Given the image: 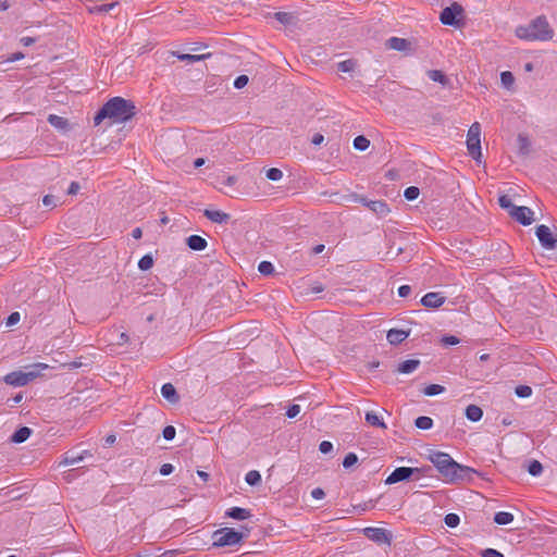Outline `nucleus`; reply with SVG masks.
<instances>
[{
	"label": "nucleus",
	"mask_w": 557,
	"mask_h": 557,
	"mask_svg": "<svg viewBox=\"0 0 557 557\" xmlns=\"http://www.w3.org/2000/svg\"><path fill=\"white\" fill-rule=\"evenodd\" d=\"M135 115V106L132 101L122 97L110 99L95 116V124L109 119L112 123H124Z\"/></svg>",
	"instance_id": "1"
},
{
	"label": "nucleus",
	"mask_w": 557,
	"mask_h": 557,
	"mask_svg": "<svg viewBox=\"0 0 557 557\" xmlns=\"http://www.w3.org/2000/svg\"><path fill=\"white\" fill-rule=\"evenodd\" d=\"M197 474L205 481L207 482L209 480V474L205 471H201V470H198L197 471Z\"/></svg>",
	"instance_id": "64"
},
{
	"label": "nucleus",
	"mask_w": 557,
	"mask_h": 557,
	"mask_svg": "<svg viewBox=\"0 0 557 557\" xmlns=\"http://www.w3.org/2000/svg\"><path fill=\"white\" fill-rule=\"evenodd\" d=\"M275 15H276L277 20H278V21H281V22H286V21H287V17H288V14H287V13H281V12H278V13H276Z\"/></svg>",
	"instance_id": "63"
},
{
	"label": "nucleus",
	"mask_w": 557,
	"mask_h": 557,
	"mask_svg": "<svg viewBox=\"0 0 557 557\" xmlns=\"http://www.w3.org/2000/svg\"><path fill=\"white\" fill-rule=\"evenodd\" d=\"M248 83V77L246 75H240L234 81V86L237 89L245 87Z\"/></svg>",
	"instance_id": "47"
},
{
	"label": "nucleus",
	"mask_w": 557,
	"mask_h": 557,
	"mask_svg": "<svg viewBox=\"0 0 557 557\" xmlns=\"http://www.w3.org/2000/svg\"><path fill=\"white\" fill-rule=\"evenodd\" d=\"M536 236L543 247L554 249L557 244L556 237L553 235L550 228L544 224L536 227Z\"/></svg>",
	"instance_id": "9"
},
{
	"label": "nucleus",
	"mask_w": 557,
	"mask_h": 557,
	"mask_svg": "<svg viewBox=\"0 0 557 557\" xmlns=\"http://www.w3.org/2000/svg\"><path fill=\"white\" fill-rule=\"evenodd\" d=\"M323 140H324L323 135L314 134L311 141L313 145L318 146V145H321L323 143Z\"/></svg>",
	"instance_id": "59"
},
{
	"label": "nucleus",
	"mask_w": 557,
	"mask_h": 557,
	"mask_svg": "<svg viewBox=\"0 0 557 557\" xmlns=\"http://www.w3.org/2000/svg\"><path fill=\"white\" fill-rule=\"evenodd\" d=\"M409 335L410 331L391 329L386 334V339L391 345H398L408 338Z\"/></svg>",
	"instance_id": "13"
},
{
	"label": "nucleus",
	"mask_w": 557,
	"mask_h": 557,
	"mask_svg": "<svg viewBox=\"0 0 557 557\" xmlns=\"http://www.w3.org/2000/svg\"><path fill=\"white\" fill-rule=\"evenodd\" d=\"M518 144H519V150L522 153L529 152L531 144H530L529 138L525 135L520 134L518 136Z\"/></svg>",
	"instance_id": "34"
},
{
	"label": "nucleus",
	"mask_w": 557,
	"mask_h": 557,
	"mask_svg": "<svg viewBox=\"0 0 557 557\" xmlns=\"http://www.w3.org/2000/svg\"><path fill=\"white\" fill-rule=\"evenodd\" d=\"M411 293V287L409 285H401L398 288V295L399 297H408Z\"/></svg>",
	"instance_id": "49"
},
{
	"label": "nucleus",
	"mask_w": 557,
	"mask_h": 557,
	"mask_svg": "<svg viewBox=\"0 0 557 557\" xmlns=\"http://www.w3.org/2000/svg\"><path fill=\"white\" fill-rule=\"evenodd\" d=\"M258 271L263 275H270L274 272V267L270 261H261Z\"/></svg>",
	"instance_id": "35"
},
{
	"label": "nucleus",
	"mask_w": 557,
	"mask_h": 557,
	"mask_svg": "<svg viewBox=\"0 0 557 557\" xmlns=\"http://www.w3.org/2000/svg\"><path fill=\"white\" fill-rule=\"evenodd\" d=\"M445 391V387L440 384H430L424 388V395L426 396H435L442 394Z\"/></svg>",
	"instance_id": "31"
},
{
	"label": "nucleus",
	"mask_w": 557,
	"mask_h": 557,
	"mask_svg": "<svg viewBox=\"0 0 557 557\" xmlns=\"http://www.w3.org/2000/svg\"><path fill=\"white\" fill-rule=\"evenodd\" d=\"M386 46H387V48L396 50V51H404L408 47V41L404 38L391 37L386 41Z\"/></svg>",
	"instance_id": "21"
},
{
	"label": "nucleus",
	"mask_w": 557,
	"mask_h": 557,
	"mask_svg": "<svg viewBox=\"0 0 557 557\" xmlns=\"http://www.w3.org/2000/svg\"><path fill=\"white\" fill-rule=\"evenodd\" d=\"M81 189V186L77 182H72L69 189H67V194L69 195H76Z\"/></svg>",
	"instance_id": "55"
},
{
	"label": "nucleus",
	"mask_w": 557,
	"mask_h": 557,
	"mask_svg": "<svg viewBox=\"0 0 557 557\" xmlns=\"http://www.w3.org/2000/svg\"><path fill=\"white\" fill-rule=\"evenodd\" d=\"M32 434V430L27 426L20 428L13 435L12 442L14 443H23L25 442Z\"/></svg>",
	"instance_id": "23"
},
{
	"label": "nucleus",
	"mask_w": 557,
	"mask_h": 557,
	"mask_svg": "<svg viewBox=\"0 0 557 557\" xmlns=\"http://www.w3.org/2000/svg\"><path fill=\"white\" fill-rule=\"evenodd\" d=\"M311 496L314 498V499H322L324 496H325V493L322 488L320 487H317V488H313L312 492H311Z\"/></svg>",
	"instance_id": "54"
},
{
	"label": "nucleus",
	"mask_w": 557,
	"mask_h": 557,
	"mask_svg": "<svg viewBox=\"0 0 557 557\" xmlns=\"http://www.w3.org/2000/svg\"><path fill=\"white\" fill-rule=\"evenodd\" d=\"M366 421L373 426L386 429V424L382 421V419L375 412H367Z\"/></svg>",
	"instance_id": "25"
},
{
	"label": "nucleus",
	"mask_w": 557,
	"mask_h": 557,
	"mask_svg": "<svg viewBox=\"0 0 557 557\" xmlns=\"http://www.w3.org/2000/svg\"><path fill=\"white\" fill-rule=\"evenodd\" d=\"M543 471L542 463L537 460H533L529 466V473L533 476L540 475Z\"/></svg>",
	"instance_id": "39"
},
{
	"label": "nucleus",
	"mask_w": 557,
	"mask_h": 557,
	"mask_svg": "<svg viewBox=\"0 0 557 557\" xmlns=\"http://www.w3.org/2000/svg\"><path fill=\"white\" fill-rule=\"evenodd\" d=\"M498 203L503 209L507 210L509 214L511 211H513V209L518 207L511 202V199L507 195L500 196L498 199Z\"/></svg>",
	"instance_id": "29"
},
{
	"label": "nucleus",
	"mask_w": 557,
	"mask_h": 557,
	"mask_svg": "<svg viewBox=\"0 0 557 557\" xmlns=\"http://www.w3.org/2000/svg\"><path fill=\"white\" fill-rule=\"evenodd\" d=\"M442 342L445 345H457L459 343V339L456 336H445L442 338Z\"/></svg>",
	"instance_id": "56"
},
{
	"label": "nucleus",
	"mask_w": 557,
	"mask_h": 557,
	"mask_svg": "<svg viewBox=\"0 0 557 557\" xmlns=\"http://www.w3.org/2000/svg\"><path fill=\"white\" fill-rule=\"evenodd\" d=\"M414 424L420 430H430L433 426V420L430 417H419L416 419Z\"/></svg>",
	"instance_id": "26"
},
{
	"label": "nucleus",
	"mask_w": 557,
	"mask_h": 557,
	"mask_svg": "<svg viewBox=\"0 0 557 557\" xmlns=\"http://www.w3.org/2000/svg\"><path fill=\"white\" fill-rule=\"evenodd\" d=\"M243 539L244 534L232 528H221L212 534L213 546L216 547L234 546L239 544Z\"/></svg>",
	"instance_id": "6"
},
{
	"label": "nucleus",
	"mask_w": 557,
	"mask_h": 557,
	"mask_svg": "<svg viewBox=\"0 0 557 557\" xmlns=\"http://www.w3.org/2000/svg\"><path fill=\"white\" fill-rule=\"evenodd\" d=\"M481 556L482 557H504V555L500 552H498L494 548H486V549L482 550Z\"/></svg>",
	"instance_id": "45"
},
{
	"label": "nucleus",
	"mask_w": 557,
	"mask_h": 557,
	"mask_svg": "<svg viewBox=\"0 0 557 557\" xmlns=\"http://www.w3.org/2000/svg\"><path fill=\"white\" fill-rule=\"evenodd\" d=\"M48 122L50 123L51 126H53L54 128H57L59 131H64L69 126V122L66 119L55 115V114H50L48 116Z\"/></svg>",
	"instance_id": "22"
},
{
	"label": "nucleus",
	"mask_w": 557,
	"mask_h": 557,
	"mask_svg": "<svg viewBox=\"0 0 557 557\" xmlns=\"http://www.w3.org/2000/svg\"><path fill=\"white\" fill-rule=\"evenodd\" d=\"M419 364H420V361L414 360V359H409V360L403 361L401 363L398 364L397 372H399L401 374L412 373L413 371H416L418 369Z\"/></svg>",
	"instance_id": "19"
},
{
	"label": "nucleus",
	"mask_w": 557,
	"mask_h": 557,
	"mask_svg": "<svg viewBox=\"0 0 557 557\" xmlns=\"http://www.w3.org/2000/svg\"><path fill=\"white\" fill-rule=\"evenodd\" d=\"M162 434H163L164 440L172 441L176 434L175 428L172 425H168L163 429Z\"/></svg>",
	"instance_id": "44"
},
{
	"label": "nucleus",
	"mask_w": 557,
	"mask_h": 557,
	"mask_svg": "<svg viewBox=\"0 0 557 557\" xmlns=\"http://www.w3.org/2000/svg\"><path fill=\"white\" fill-rule=\"evenodd\" d=\"M205 215L213 223H219V224H223V223H227L228 220H230V214L228 213H225L221 210H205Z\"/></svg>",
	"instance_id": "14"
},
{
	"label": "nucleus",
	"mask_w": 557,
	"mask_h": 557,
	"mask_svg": "<svg viewBox=\"0 0 557 557\" xmlns=\"http://www.w3.org/2000/svg\"><path fill=\"white\" fill-rule=\"evenodd\" d=\"M364 534L376 543H389L391 541L389 534L381 528H367L364 529Z\"/></svg>",
	"instance_id": "11"
},
{
	"label": "nucleus",
	"mask_w": 557,
	"mask_h": 557,
	"mask_svg": "<svg viewBox=\"0 0 557 557\" xmlns=\"http://www.w3.org/2000/svg\"><path fill=\"white\" fill-rule=\"evenodd\" d=\"M20 318H21V317H20V313H18V312H12V313L9 315L8 320H7V324H8V325H14V324H16V323L20 321Z\"/></svg>",
	"instance_id": "53"
},
{
	"label": "nucleus",
	"mask_w": 557,
	"mask_h": 557,
	"mask_svg": "<svg viewBox=\"0 0 557 557\" xmlns=\"http://www.w3.org/2000/svg\"><path fill=\"white\" fill-rule=\"evenodd\" d=\"M494 521L499 525L509 524L513 521V515L507 511H498L494 516Z\"/></svg>",
	"instance_id": "24"
},
{
	"label": "nucleus",
	"mask_w": 557,
	"mask_h": 557,
	"mask_svg": "<svg viewBox=\"0 0 557 557\" xmlns=\"http://www.w3.org/2000/svg\"><path fill=\"white\" fill-rule=\"evenodd\" d=\"M467 149L469 154L476 161L481 162V125L479 122H474L468 129L467 133Z\"/></svg>",
	"instance_id": "7"
},
{
	"label": "nucleus",
	"mask_w": 557,
	"mask_h": 557,
	"mask_svg": "<svg viewBox=\"0 0 557 557\" xmlns=\"http://www.w3.org/2000/svg\"><path fill=\"white\" fill-rule=\"evenodd\" d=\"M132 236H133V238H135V239H139V238H141V236H143V231H141V228H140V227H136V228H134V230L132 231Z\"/></svg>",
	"instance_id": "61"
},
{
	"label": "nucleus",
	"mask_w": 557,
	"mask_h": 557,
	"mask_svg": "<svg viewBox=\"0 0 557 557\" xmlns=\"http://www.w3.org/2000/svg\"><path fill=\"white\" fill-rule=\"evenodd\" d=\"M225 515L235 520H246L251 517L248 509L240 507H232L225 512Z\"/></svg>",
	"instance_id": "17"
},
{
	"label": "nucleus",
	"mask_w": 557,
	"mask_h": 557,
	"mask_svg": "<svg viewBox=\"0 0 557 557\" xmlns=\"http://www.w3.org/2000/svg\"><path fill=\"white\" fill-rule=\"evenodd\" d=\"M462 13H463L462 7L455 2L451 5L443 9V11L440 14V21L444 25L459 26V20L462 16Z\"/></svg>",
	"instance_id": "8"
},
{
	"label": "nucleus",
	"mask_w": 557,
	"mask_h": 557,
	"mask_svg": "<svg viewBox=\"0 0 557 557\" xmlns=\"http://www.w3.org/2000/svg\"><path fill=\"white\" fill-rule=\"evenodd\" d=\"M187 245L191 250L201 251L207 247V240L199 235H190L187 238Z\"/></svg>",
	"instance_id": "18"
},
{
	"label": "nucleus",
	"mask_w": 557,
	"mask_h": 557,
	"mask_svg": "<svg viewBox=\"0 0 557 557\" xmlns=\"http://www.w3.org/2000/svg\"><path fill=\"white\" fill-rule=\"evenodd\" d=\"M299 412H300V406L299 405H292L287 409L286 416L292 419V418L297 417Z\"/></svg>",
	"instance_id": "48"
},
{
	"label": "nucleus",
	"mask_w": 557,
	"mask_h": 557,
	"mask_svg": "<svg viewBox=\"0 0 557 557\" xmlns=\"http://www.w3.org/2000/svg\"><path fill=\"white\" fill-rule=\"evenodd\" d=\"M115 5V3H111V4H102V5H99L95 9L96 12H103V13H107L109 12L111 9H113Z\"/></svg>",
	"instance_id": "57"
},
{
	"label": "nucleus",
	"mask_w": 557,
	"mask_h": 557,
	"mask_svg": "<svg viewBox=\"0 0 557 557\" xmlns=\"http://www.w3.org/2000/svg\"><path fill=\"white\" fill-rule=\"evenodd\" d=\"M128 341V336L126 333L122 332L120 334V338H119V342L117 344L122 345V344H125L126 342Z\"/></svg>",
	"instance_id": "62"
},
{
	"label": "nucleus",
	"mask_w": 557,
	"mask_h": 557,
	"mask_svg": "<svg viewBox=\"0 0 557 557\" xmlns=\"http://www.w3.org/2000/svg\"><path fill=\"white\" fill-rule=\"evenodd\" d=\"M153 265V259L150 255H145L138 261V268L143 271L151 269Z\"/></svg>",
	"instance_id": "32"
},
{
	"label": "nucleus",
	"mask_w": 557,
	"mask_h": 557,
	"mask_svg": "<svg viewBox=\"0 0 557 557\" xmlns=\"http://www.w3.org/2000/svg\"><path fill=\"white\" fill-rule=\"evenodd\" d=\"M429 77L433 82H438L441 84H444L446 82L445 75L441 71H437V70L430 71Z\"/></svg>",
	"instance_id": "41"
},
{
	"label": "nucleus",
	"mask_w": 557,
	"mask_h": 557,
	"mask_svg": "<svg viewBox=\"0 0 557 557\" xmlns=\"http://www.w3.org/2000/svg\"><path fill=\"white\" fill-rule=\"evenodd\" d=\"M500 81L505 87L509 88L512 86L515 78H513V75L511 72L505 71V72H502V74H500Z\"/></svg>",
	"instance_id": "36"
},
{
	"label": "nucleus",
	"mask_w": 557,
	"mask_h": 557,
	"mask_svg": "<svg viewBox=\"0 0 557 557\" xmlns=\"http://www.w3.org/2000/svg\"><path fill=\"white\" fill-rule=\"evenodd\" d=\"M445 302V297L441 293L431 292L425 294L421 304L426 308H438Z\"/></svg>",
	"instance_id": "12"
},
{
	"label": "nucleus",
	"mask_w": 557,
	"mask_h": 557,
	"mask_svg": "<svg viewBox=\"0 0 557 557\" xmlns=\"http://www.w3.org/2000/svg\"><path fill=\"white\" fill-rule=\"evenodd\" d=\"M516 394L521 397V398H525V397H529L531 396L532 394V388L530 386H527V385H520L516 388Z\"/></svg>",
	"instance_id": "43"
},
{
	"label": "nucleus",
	"mask_w": 557,
	"mask_h": 557,
	"mask_svg": "<svg viewBox=\"0 0 557 557\" xmlns=\"http://www.w3.org/2000/svg\"><path fill=\"white\" fill-rule=\"evenodd\" d=\"M206 57H207V54H188V53L177 54V59H180L181 61L189 62V63L198 62V61L205 59Z\"/></svg>",
	"instance_id": "30"
},
{
	"label": "nucleus",
	"mask_w": 557,
	"mask_h": 557,
	"mask_svg": "<svg viewBox=\"0 0 557 557\" xmlns=\"http://www.w3.org/2000/svg\"><path fill=\"white\" fill-rule=\"evenodd\" d=\"M35 42V39L33 37H22L21 44L25 47H28Z\"/></svg>",
	"instance_id": "60"
},
{
	"label": "nucleus",
	"mask_w": 557,
	"mask_h": 557,
	"mask_svg": "<svg viewBox=\"0 0 557 557\" xmlns=\"http://www.w3.org/2000/svg\"><path fill=\"white\" fill-rule=\"evenodd\" d=\"M162 396L170 401L171 404H176L178 401V395L173 384L165 383L161 387Z\"/></svg>",
	"instance_id": "16"
},
{
	"label": "nucleus",
	"mask_w": 557,
	"mask_h": 557,
	"mask_svg": "<svg viewBox=\"0 0 557 557\" xmlns=\"http://www.w3.org/2000/svg\"><path fill=\"white\" fill-rule=\"evenodd\" d=\"M370 146V141L368 138H366L364 136H357L355 139H354V147L355 149L357 150H360V151H364L366 149H368Z\"/></svg>",
	"instance_id": "28"
},
{
	"label": "nucleus",
	"mask_w": 557,
	"mask_h": 557,
	"mask_svg": "<svg viewBox=\"0 0 557 557\" xmlns=\"http://www.w3.org/2000/svg\"><path fill=\"white\" fill-rule=\"evenodd\" d=\"M465 414L468 420H470L472 422H478L483 417V410L476 405H469L466 408Z\"/></svg>",
	"instance_id": "20"
},
{
	"label": "nucleus",
	"mask_w": 557,
	"mask_h": 557,
	"mask_svg": "<svg viewBox=\"0 0 557 557\" xmlns=\"http://www.w3.org/2000/svg\"><path fill=\"white\" fill-rule=\"evenodd\" d=\"M79 460H82V457H70V456L66 455V456H64V459L61 462V465H64V466L75 465Z\"/></svg>",
	"instance_id": "51"
},
{
	"label": "nucleus",
	"mask_w": 557,
	"mask_h": 557,
	"mask_svg": "<svg viewBox=\"0 0 557 557\" xmlns=\"http://www.w3.org/2000/svg\"><path fill=\"white\" fill-rule=\"evenodd\" d=\"M245 481L249 485H257L261 482V474L257 470H251L246 473Z\"/></svg>",
	"instance_id": "27"
},
{
	"label": "nucleus",
	"mask_w": 557,
	"mask_h": 557,
	"mask_svg": "<svg viewBox=\"0 0 557 557\" xmlns=\"http://www.w3.org/2000/svg\"><path fill=\"white\" fill-rule=\"evenodd\" d=\"M265 176L270 181L277 182V181L282 180L283 172L277 168H271V169L267 170Z\"/></svg>",
	"instance_id": "33"
},
{
	"label": "nucleus",
	"mask_w": 557,
	"mask_h": 557,
	"mask_svg": "<svg viewBox=\"0 0 557 557\" xmlns=\"http://www.w3.org/2000/svg\"><path fill=\"white\" fill-rule=\"evenodd\" d=\"M42 203L46 207H55L57 206L55 198L51 195H46L42 199Z\"/></svg>",
	"instance_id": "50"
},
{
	"label": "nucleus",
	"mask_w": 557,
	"mask_h": 557,
	"mask_svg": "<svg viewBox=\"0 0 557 557\" xmlns=\"http://www.w3.org/2000/svg\"><path fill=\"white\" fill-rule=\"evenodd\" d=\"M361 201L370 210H372L373 212H375L377 214L385 215L389 212L387 205L382 200L367 201L366 199H362Z\"/></svg>",
	"instance_id": "15"
},
{
	"label": "nucleus",
	"mask_w": 557,
	"mask_h": 557,
	"mask_svg": "<svg viewBox=\"0 0 557 557\" xmlns=\"http://www.w3.org/2000/svg\"><path fill=\"white\" fill-rule=\"evenodd\" d=\"M319 449L322 454H329L333 450V444L329 441H323L320 443Z\"/></svg>",
	"instance_id": "46"
},
{
	"label": "nucleus",
	"mask_w": 557,
	"mask_h": 557,
	"mask_svg": "<svg viewBox=\"0 0 557 557\" xmlns=\"http://www.w3.org/2000/svg\"><path fill=\"white\" fill-rule=\"evenodd\" d=\"M430 461L442 474L446 483H455L462 479L463 473L474 472L473 469L457 463L448 454L442 451L432 453Z\"/></svg>",
	"instance_id": "2"
},
{
	"label": "nucleus",
	"mask_w": 557,
	"mask_h": 557,
	"mask_svg": "<svg viewBox=\"0 0 557 557\" xmlns=\"http://www.w3.org/2000/svg\"><path fill=\"white\" fill-rule=\"evenodd\" d=\"M24 57H25L24 53L15 52L12 55H10L7 61L8 62H16V61L24 59Z\"/></svg>",
	"instance_id": "58"
},
{
	"label": "nucleus",
	"mask_w": 557,
	"mask_h": 557,
	"mask_svg": "<svg viewBox=\"0 0 557 557\" xmlns=\"http://www.w3.org/2000/svg\"><path fill=\"white\" fill-rule=\"evenodd\" d=\"M515 34L518 38L527 41H546L554 36L553 29L543 16L536 17L529 25L518 26Z\"/></svg>",
	"instance_id": "3"
},
{
	"label": "nucleus",
	"mask_w": 557,
	"mask_h": 557,
	"mask_svg": "<svg viewBox=\"0 0 557 557\" xmlns=\"http://www.w3.org/2000/svg\"><path fill=\"white\" fill-rule=\"evenodd\" d=\"M49 369V364L38 362L32 366V370L28 372L24 371H12L3 376V382L10 386H25L29 382L40 376L41 371Z\"/></svg>",
	"instance_id": "4"
},
{
	"label": "nucleus",
	"mask_w": 557,
	"mask_h": 557,
	"mask_svg": "<svg viewBox=\"0 0 557 557\" xmlns=\"http://www.w3.org/2000/svg\"><path fill=\"white\" fill-rule=\"evenodd\" d=\"M173 470H174V467L171 463H164L160 468V473L162 475H169L173 472Z\"/></svg>",
	"instance_id": "52"
},
{
	"label": "nucleus",
	"mask_w": 557,
	"mask_h": 557,
	"mask_svg": "<svg viewBox=\"0 0 557 557\" xmlns=\"http://www.w3.org/2000/svg\"><path fill=\"white\" fill-rule=\"evenodd\" d=\"M510 216L522 225H530L534 221V212L524 206H518L510 212Z\"/></svg>",
	"instance_id": "10"
},
{
	"label": "nucleus",
	"mask_w": 557,
	"mask_h": 557,
	"mask_svg": "<svg viewBox=\"0 0 557 557\" xmlns=\"http://www.w3.org/2000/svg\"><path fill=\"white\" fill-rule=\"evenodd\" d=\"M444 521H445V524L447 527L456 528L459 524V522H460V518L456 513H448V515L445 516Z\"/></svg>",
	"instance_id": "37"
},
{
	"label": "nucleus",
	"mask_w": 557,
	"mask_h": 557,
	"mask_svg": "<svg viewBox=\"0 0 557 557\" xmlns=\"http://www.w3.org/2000/svg\"><path fill=\"white\" fill-rule=\"evenodd\" d=\"M357 461H358L357 455L354 453H349L345 456L343 466H344V468H350L351 466L357 463Z\"/></svg>",
	"instance_id": "42"
},
{
	"label": "nucleus",
	"mask_w": 557,
	"mask_h": 557,
	"mask_svg": "<svg viewBox=\"0 0 557 557\" xmlns=\"http://www.w3.org/2000/svg\"><path fill=\"white\" fill-rule=\"evenodd\" d=\"M430 468H411V467H399L396 468L385 480L386 484H395L410 478L420 480L426 476V472Z\"/></svg>",
	"instance_id": "5"
},
{
	"label": "nucleus",
	"mask_w": 557,
	"mask_h": 557,
	"mask_svg": "<svg viewBox=\"0 0 557 557\" xmlns=\"http://www.w3.org/2000/svg\"><path fill=\"white\" fill-rule=\"evenodd\" d=\"M356 66V62L352 60H345L338 63V70L343 73H348L354 71Z\"/></svg>",
	"instance_id": "38"
},
{
	"label": "nucleus",
	"mask_w": 557,
	"mask_h": 557,
	"mask_svg": "<svg viewBox=\"0 0 557 557\" xmlns=\"http://www.w3.org/2000/svg\"><path fill=\"white\" fill-rule=\"evenodd\" d=\"M419 194H420V190L418 187H414V186H410L408 188L405 189V198L407 200H414L419 197Z\"/></svg>",
	"instance_id": "40"
}]
</instances>
